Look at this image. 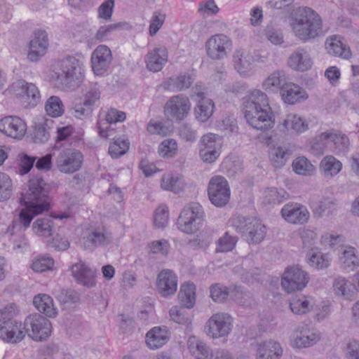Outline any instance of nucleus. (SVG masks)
Segmentation results:
<instances>
[{
	"label": "nucleus",
	"instance_id": "obj_1",
	"mask_svg": "<svg viewBox=\"0 0 359 359\" xmlns=\"http://www.w3.org/2000/svg\"><path fill=\"white\" fill-rule=\"evenodd\" d=\"M243 112L247 122L255 129L266 131L274 126V114L268 96L260 90H253L243 98Z\"/></svg>",
	"mask_w": 359,
	"mask_h": 359
},
{
	"label": "nucleus",
	"instance_id": "obj_2",
	"mask_svg": "<svg viewBox=\"0 0 359 359\" xmlns=\"http://www.w3.org/2000/svg\"><path fill=\"white\" fill-rule=\"evenodd\" d=\"M82 63L75 56L68 55L54 62L51 79L62 89L74 90L83 79Z\"/></svg>",
	"mask_w": 359,
	"mask_h": 359
},
{
	"label": "nucleus",
	"instance_id": "obj_3",
	"mask_svg": "<svg viewBox=\"0 0 359 359\" xmlns=\"http://www.w3.org/2000/svg\"><path fill=\"white\" fill-rule=\"evenodd\" d=\"M290 25L294 35L304 42L323 34L321 18L308 7L299 8Z\"/></svg>",
	"mask_w": 359,
	"mask_h": 359
},
{
	"label": "nucleus",
	"instance_id": "obj_4",
	"mask_svg": "<svg viewBox=\"0 0 359 359\" xmlns=\"http://www.w3.org/2000/svg\"><path fill=\"white\" fill-rule=\"evenodd\" d=\"M50 186L40 176L32 177L29 181V189L22 194L20 203L36 207L39 211L47 210L50 205Z\"/></svg>",
	"mask_w": 359,
	"mask_h": 359
},
{
	"label": "nucleus",
	"instance_id": "obj_5",
	"mask_svg": "<svg viewBox=\"0 0 359 359\" xmlns=\"http://www.w3.org/2000/svg\"><path fill=\"white\" fill-rule=\"evenodd\" d=\"M309 280L308 273L299 265L287 266L281 278V285L287 293L303 290Z\"/></svg>",
	"mask_w": 359,
	"mask_h": 359
},
{
	"label": "nucleus",
	"instance_id": "obj_6",
	"mask_svg": "<svg viewBox=\"0 0 359 359\" xmlns=\"http://www.w3.org/2000/svg\"><path fill=\"white\" fill-rule=\"evenodd\" d=\"M208 195L210 202L216 207L225 206L230 199L231 191L227 180L222 176L212 177L208 187Z\"/></svg>",
	"mask_w": 359,
	"mask_h": 359
},
{
	"label": "nucleus",
	"instance_id": "obj_7",
	"mask_svg": "<svg viewBox=\"0 0 359 359\" xmlns=\"http://www.w3.org/2000/svg\"><path fill=\"white\" fill-rule=\"evenodd\" d=\"M83 162V156L79 150L68 148L58 154L55 166L60 172L72 174L81 169Z\"/></svg>",
	"mask_w": 359,
	"mask_h": 359
},
{
	"label": "nucleus",
	"instance_id": "obj_8",
	"mask_svg": "<svg viewBox=\"0 0 359 359\" xmlns=\"http://www.w3.org/2000/svg\"><path fill=\"white\" fill-rule=\"evenodd\" d=\"M26 332L35 341L46 339L51 332V323L49 320L40 314L30 315L25 320Z\"/></svg>",
	"mask_w": 359,
	"mask_h": 359
},
{
	"label": "nucleus",
	"instance_id": "obj_9",
	"mask_svg": "<svg viewBox=\"0 0 359 359\" xmlns=\"http://www.w3.org/2000/svg\"><path fill=\"white\" fill-rule=\"evenodd\" d=\"M207 55L213 60H221L225 58L231 50L232 41L222 34L210 36L205 42Z\"/></svg>",
	"mask_w": 359,
	"mask_h": 359
},
{
	"label": "nucleus",
	"instance_id": "obj_10",
	"mask_svg": "<svg viewBox=\"0 0 359 359\" xmlns=\"http://www.w3.org/2000/svg\"><path fill=\"white\" fill-rule=\"evenodd\" d=\"M231 327L232 318L226 313L213 314L205 324L207 334L212 339L227 336L230 333Z\"/></svg>",
	"mask_w": 359,
	"mask_h": 359
},
{
	"label": "nucleus",
	"instance_id": "obj_11",
	"mask_svg": "<svg viewBox=\"0 0 359 359\" xmlns=\"http://www.w3.org/2000/svg\"><path fill=\"white\" fill-rule=\"evenodd\" d=\"M191 109V102L182 94L171 97L164 107L165 115L170 119L180 121L187 116Z\"/></svg>",
	"mask_w": 359,
	"mask_h": 359
},
{
	"label": "nucleus",
	"instance_id": "obj_12",
	"mask_svg": "<svg viewBox=\"0 0 359 359\" xmlns=\"http://www.w3.org/2000/svg\"><path fill=\"white\" fill-rule=\"evenodd\" d=\"M314 141L317 142L316 144L319 147L320 153L323 152V147L320 146L319 143L323 145L331 144L339 151L347 150L350 144L348 136L341 130L334 128L320 133L315 137Z\"/></svg>",
	"mask_w": 359,
	"mask_h": 359
},
{
	"label": "nucleus",
	"instance_id": "obj_13",
	"mask_svg": "<svg viewBox=\"0 0 359 359\" xmlns=\"http://www.w3.org/2000/svg\"><path fill=\"white\" fill-rule=\"evenodd\" d=\"M198 148L200 158L203 162H215L220 154L219 137L213 133L204 135L200 140Z\"/></svg>",
	"mask_w": 359,
	"mask_h": 359
},
{
	"label": "nucleus",
	"instance_id": "obj_14",
	"mask_svg": "<svg viewBox=\"0 0 359 359\" xmlns=\"http://www.w3.org/2000/svg\"><path fill=\"white\" fill-rule=\"evenodd\" d=\"M112 241L111 233L104 226L87 229L83 237V248L86 250L107 246Z\"/></svg>",
	"mask_w": 359,
	"mask_h": 359
},
{
	"label": "nucleus",
	"instance_id": "obj_15",
	"mask_svg": "<svg viewBox=\"0 0 359 359\" xmlns=\"http://www.w3.org/2000/svg\"><path fill=\"white\" fill-rule=\"evenodd\" d=\"M0 131L6 136L20 140L27 131L25 121L17 116H8L0 120Z\"/></svg>",
	"mask_w": 359,
	"mask_h": 359
},
{
	"label": "nucleus",
	"instance_id": "obj_16",
	"mask_svg": "<svg viewBox=\"0 0 359 359\" xmlns=\"http://www.w3.org/2000/svg\"><path fill=\"white\" fill-rule=\"evenodd\" d=\"M11 90L29 105L36 106L40 100V93L36 85L25 80L21 79L14 82L11 85Z\"/></svg>",
	"mask_w": 359,
	"mask_h": 359
},
{
	"label": "nucleus",
	"instance_id": "obj_17",
	"mask_svg": "<svg viewBox=\"0 0 359 359\" xmlns=\"http://www.w3.org/2000/svg\"><path fill=\"white\" fill-rule=\"evenodd\" d=\"M112 61L110 48L105 45L98 46L91 55V64L93 72L96 75H102L109 68Z\"/></svg>",
	"mask_w": 359,
	"mask_h": 359
},
{
	"label": "nucleus",
	"instance_id": "obj_18",
	"mask_svg": "<svg viewBox=\"0 0 359 359\" xmlns=\"http://www.w3.org/2000/svg\"><path fill=\"white\" fill-rule=\"evenodd\" d=\"M48 45L47 32L43 30L35 32L29 42L27 59L32 62H38L46 54Z\"/></svg>",
	"mask_w": 359,
	"mask_h": 359
},
{
	"label": "nucleus",
	"instance_id": "obj_19",
	"mask_svg": "<svg viewBox=\"0 0 359 359\" xmlns=\"http://www.w3.org/2000/svg\"><path fill=\"white\" fill-rule=\"evenodd\" d=\"M72 276L76 281L84 286L91 287L95 285V271L91 269L81 260L70 267Z\"/></svg>",
	"mask_w": 359,
	"mask_h": 359
},
{
	"label": "nucleus",
	"instance_id": "obj_20",
	"mask_svg": "<svg viewBox=\"0 0 359 359\" xmlns=\"http://www.w3.org/2000/svg\"><path fill=\"white\" fill-rule=\"evenodd\" d=\"M287 64L292 70L303 72L311 68L313 61L307 50L299 47L289 55Z\"/></svg>",
	"mask_w": 359,
	"mask_h": 359
},
{
	"label": "nucleus",
	"instance_id": "obj_21",
	"mask_svg": "<svg viewBox=\"0 0 359 359\" xmlns=\"http://www.w3.org/2000/svg\"><path fill=\"white\" fill-rule=\"evenodd\" d=\"M26 334L25 323L22 325L18 321L0 325V338L7 343H19L25 338Z\"/></svg>",
	"mask_w": 359,
	"mask_h": 359
},
{
	"label": "nucleus",
	"instance_id": "obj_22",
	"mask_svg": "<svg viewBox=\"0 0 359 359\" xmlns=\"http://www.w3.org/2000/svg\"><path fill=\"white\" fill-rule=\"evenodd\" d=\"M282 217L291 224H302L309 218V212L305 206L297 203H288L281 210Z\"/></svg>",
	"mask_w": 359,
	"mask_h": 359
},
{
	"label": "nucleus",
	"instance_id": "obj_23",
	"mask_svg": "<svg viewBox=\"0 0 359 359\" xmlns=\"http://www.w3.org/2000/svg\"><path fill=\"white\" fill-rule=\"evenodd\" d=\"M157 289L163 297L173 295L177 289V278L170 269H163L157 277Z\"/></svg>",
	"mask_w": 359,
	"mask_h": 359
},
{
	"label": "nucleus",
	"instance_id": "obj_24",
	"mask_svg": "<svg viewBox=\"0 0 359 359\" xmlns=\"http://www.w3.org/2000/svg\"><path fill=\"white\" fill-rule=\"evenodd\" d=\"M144 60L149 71L159 72L168 62L167 50L164 47H155L148 52Z\"/></svg>",
	"mask_w": 359,
	"mask_h": 359
},
{
	"label": "nucleus",
	"instance_id": "obj_25",
	"mask_svg": "<svg viewBox=\"0 0 359 359\" xmlns=\"http://www.w3.org/2000/svg\"><path fill=\"white\" fill-rule=\"evenodd\" d=\"M278 128L283 132L301 134L309 129V125L304 118L295 114H290L279 123Z\"/></svg>",
	"mask_w": 359,
	"mask_h": 359
},
{
	"label": "nucleus",
	"instance_id": "obj_26",
	"mask_svg": "<svg viewBox=\"0 0 359 359\" xmlns=\"http://www.w3.org/2000/svg\"><path fill=\"white\" fill-rule=\"evenodd\" d=\"M280 94L284 102L288 104H294L308 97L306 91L293 83H287L281 90Z\"/></svg>",
	"mask_w": 359,
	"mask_h": 359
},
{
	"label": "nucleus",
	"instance_id": "obj_27",
	"mask_svg": "<svg viewBox=\"0 0 359 359\" xmlns=\"http://www.w3.org/2000/svg\"><path fill=\"white\" fill-rule=\"evenodd\" d=\"M320 339L316 333L309 330L297 331L294 333L290 345L296 348H304L316 344Z\"/></svg>",
	"mask_w": 359,
	"mask_h": 359
},
{
	"label": "nucleus",
	"instance_id": "obj_28",
	"mask_svg": "<svg viewBox=\"0 0 359 359\" xmlns=\"http://www.w3.org/2000/svg\"><path fill=\"white\" fill-rule=\"evenodd\" d=\"M282 353L283 349L279 343L264 341L257 346L256 359H278Z\"/></svg>",
	"mask_w": 359,
	"mask_h": 359
},
{
	"label": "nucleus",
	"instance_id": "obj_29",
	"mask_svg": "<svg viewBox=\"0 0 359 359\" xmlns=\"http://www.w3.org/2000/svg\"><path fill=\"white\" fill-rule=\"evenodd\" d=\"M169 338L165 327H155L146 335V343L149 348L158 349L166 344Z\"/></svg>",
	"mask_w": 359,
	"mask_h": 359
},
{
	"label": "nucleus",
	"instance_id": "obj_30",
	"mask_svg": "<svg viewBox=\"0 0 359 359\" xmlns=\"http://www.w3.org/2000/svg\"><path fill=\"white\" fill-rule=\"evenodd\" d=\"M8 237L12 238L13 250L22 252L27 247V241L22 233V227L17 222H12L6 231Z\"/></svg>",
	"mask_w": 359,
	"mask_h": 359
},
{
	"label": "nucleus",
	"instance_id": "obj_31",
	"mask_svg": "<svg viewBox=\"0 0 359 359\" xmlns=\"http://www.w3.org/2000/svg\"><path fill=\"white\" fill-rule=\"evenodd\" d=\"M33 304L36 309L49 318L57 315V309L54 306L53 299L46 294H39L34 297Z\"/></svg>",
	"mask_w": 359,
	"mask_h": 359
},
{
	"label": "nucleus",
	"instance_id": "obj_32",
	"mask_svg": "<svg viewBox=\"0 0 359 359\" xmlns=\"http://www.w3.org/2000/svg\"><path fill=\"white\" fill-rule=\"evenodd\" d=\"M325 47L330 55L348 59L351 57V53L346 45L343 44L339 38L337 36H331L325 42Z\"/></svg>",
	"mask_w": 359,
	"mask_h": 359
},
{
	"label": "nucleus",
	"instance_id": "obj_33",
	"mask_svg": "<svg viewBox=\"0 0 359 359\" xmlns=\"http://www.w3.org/2000/svg\"><path fill=\"white\" fill-rule=\"evenodd\" d=\"M178 298L182 306L187 309L194 307L196 303V286L191 283H184L180 287Z\"/></svg>",
	"mask_w": 359,
	"mask_h": 359
},
{
	"label": "nucleus",
	"instance_id": "obj_34",
	"mask_svg": "<svg viewBox=\"0 0 359 359\" xmlns=\"http://www.w3.org/2000/svg\"><path fill=\"white\" fill-rule=\"evenodd\" d=\"M266 233V226L261 221L257 219L252 220V223L245 235L246 241L249 243L257 244L262 242Z\"/></svg>",
	"mask_w": 359,
	"mask_h": 359
},
{
	"label": "nucleus",
	"instance_id": "obj_35",
	"mask_svg": "<svg viewBox=\"0 0 359 359\" xmlns=\"http://www.w3.org/2000/svg\"><path fill=\"white\" fill-rule=\"evenodd\" d=\"M339 261L345 269L353 270L359 266V259L353 247L345 246L341 249Z\"/></svg>",
	"mask_w": 359,
	"mask_h": 359
},
{
	"label": "nucleus",
	"instance_id": "obj_36",
	"mask_svg": "<svg viewBox=\"0 0 359 359\" xmlns=\"http://www.w3.org/2000/svg\"><path fill=\"white\" fill-rule=\"evenodd\" d=\"M215 108L214 102L209 98L202 97L195 108L196 118L200 122H205L212 115Z\"/></svg>",
	"mask_w": 359,
	"mask_h": 359
},
{
	"label": "nucleus",
	"instance_id": "obj_37",
	"mask_svg": "<svg viewBox=\"0 0 359 359\" xmlns=\"http://www.w3.org/2000/svg\"><path fill=\"white\" fill-rule=\"evenodd\" d=\"M342 168V163L332 156L324 157L320 163V169L326 177L337 175Z\"/></svg>",
	"mask_w": 359,
	"mask_h": 359
},
{
	"label": "nucleus",
	"instance_id": "obj_38",
	"mask_svg": "<svg viewBox=\"0 0 359 359\" xmlns=\"http://www.w3.org/2000/svg\"><path fill=\"white\" fill-rule=\"evenodd\" d=\"M287 83L285 74L279 71H276L271 74L269 77L264 81L263 86L266 90L280 91Z\"/></svg>",
	"mask_w": 359,
	"mask_h": 359
},
{
	"label": "nucleus",
	"instance_id": "obj_39",
	"mask_svg": "<svg viewBox=\"0 0 359 359\" xmlns=\"http://www.w3.org/2000/svg\"><path fill=\"white\" fill-rule=\"evenodd\" d=\"M161 186L164 190L179 193L184 188V182L180 176L167 173L163 175Z\"/></svg>",
	"mask_w": 359,
	"mask_h": 359
},
{
	"label": "nucleus",
	"instance_id": "obj_40",
	"mask_svg": "<svg viewBox=\"0 0 359 359\" xmlns=\"http://www.w3.org/2000/svg\"><path fill=\"white\" fill-rule=\"evenodd\" d=\"M203 221L199 219L198 217L195 218L180 215L177 219L178 229L186 233H194L198 231Z\"/></svg>",
	"mask_w": 359,
	"mask_h": 359
},
{
	"label": "nucleus",
	"instance_id": "obj_41",
	"mask_svg": "<svg viewBox=\"0 0 359 359\" xmlns=\"http://www.w3.org/2000/svg\"><path fill=\"white\" fill-rule=\"evenodd\" d=\"M194 79L189 74L184 73L176 77L170 78L167 82L168 90L181 91L189 88L193 83Z\"/></svg>",
	"mask_w": 359,
	"mask_h": 359
},
{
	"label": "nucleus",
	"instance_id": "obj_42",
	"mask_svg": "<svg viewBox=\"0 0 359 359\" xmlns=\"http://www.w3.org/2000/svg\"><path fill=\"white\" fill-rule=\"evenodd\" d=\"M25 208L22 209L19 214L18 221H16L22 227V231L29 226L32 219L42 213L43 211H39L36 207L29 204H23Z\"/></svg>",
	"mask_w": 359,
	"mask_h": 359
},
{
	"label": "nucleus",
	"instance_id": "obj_43",
	"mask_svg": "<svg viewBox=\"0 0 359 359\" xmlns=\"http://www.w3.org/2000/svg\"><path fill=\"white\" fill-rule=\"evenodd\" d=\"M334 292L338 296H342L346 299L351 297L355 287L351 282L344 278H337L333 283Z\"/></svg>",
	"mask_w": 359,
	"mask_h": 359
},
{
	"label": "nucleus",
	"instance_id": "obj_44",
	"mask_svg": "<svg viewBox=\"0 0 359 359\" xmlns=\"http://www.w3.org/2000/svg\"><path fill=\"white\" fill-rule=\"evenodd\" d=\"M290 307L294 314L302 315L309 312L311 309L312 305L305 296L298 295L291 299Z\"/></svg>",
	"mask_w": 359,
	"mask_h": 359
},
{
	"label": "nucleus",
	"instance_id": "obj_45",
	"mask_svg": "<svg viewBox=\"0 0 359 359\" xmlns=\"http://www.w3.org/2000/svg\"><path fill=\"white\" fill-rule=\"evenodd\" d=\"M53 221L50 217L39 218L32 224L34 232L40 236H49L52 234Z\"/></svg>",
	"mask_w": 359,
	"mask_h": 359
},
{
	"label": "nucleus",
	"instance_id": "obj_46",
	"mask_svg": "<svg viewBox=\"0 0 359 359\" xmlns=\"http://www.w3.org/2000/svg\"><path fill=\"white\" fill-rule=\"evenodd\" d=\"M238 241V237L226 232L216 241V252H228L231 251Z\"/></svg>",
	"mask_w": 359,
	"mask_h": 359
},
{
	"label": "nucleus",
	"instance_id": "obj_47",
	"mask_svg": "<svg viewBox=\"0 0 359 359\" xmlns=\"http://www.w3.org/2000/svg\"><path fill=\"white\" fill-rule=\"evenodd\" d=\"M289 155L286 149L276 147L271 149L269 158L275 168H281L286 163Z\"/></svg>",
	"mask_w": 359,
	"mask_h": 359
},
{
	"label": "nucleus",
	"instance_id": "obj_48",
	"mask_svg": "<svg viewBox=\"0 0 359 359\" xmlns=\"http://www.w3.org/2000/svg\"><path fill=\"white\" fill-rule=\"evenodd\" d=\"M45 110L51 117H58L64 113V106L57 96H50L45 104Z\"/></svg>",
	"mask_w": 359,
	"mask_h": 359
},
{
	"label": "nucleus",
	"instance_id": "obj_49",
	"mask_svg": "<svg viewBox=\"0 0 359 359\" xmlns=\"http://www.w3.org/2000/svg\"><path fill=\"white\" fill-rule=\"evenodd\" d=\"M20 311L15 303H9L0 309V325H6L16 321L14 318Z\"/></svg>",
	"mask_w": 359,
	"mask_h": 359
},
{
	"label": "nucleus",
	"instance_id": "obj_50",
	"mask_svg": "<svg viewBox=\"0 0 359 359\" xmlns=\"http://www.w3.org/2000/svg\"><path fill=\"white\" fill-rule=\"evenodd\" d=\"M292 168L297 174L302 175H310L315 170L313 165L304 156L295 158L292 162Z\"/></svg>",
	"mask_w": 359,
	"mask_h": 359
},
{
	"label": "nucleus",
	"instance_id": "obj_51",
	"mask_svg": "<svg viewBox=\"0 0 359 359\" xmlns=\"http://www.w3.org/2000/svg\"><path fill=\"white\" fill-rule=\"evenodd\" d=\"M129 148V142L121 137L114 136L109 147V154L112 158H117L126 154Z\"/></svg>",
	"mask_w": 359,
	"mask_h": 359
},
{
	"label": "nucleus",
	"instance_id": "obj_52",
	"mask_svg": "<svg viewBox=\"0 0 359 359\" xmlns=\"http://www.w3.org/2000/svg\"><path fill=\"white\" fill-rule=\"evenodd\" d=\"M158 151L164 158L173 157L177 151V144L173 139L165 140L160 144Z\"/></svg>",
	"mask_w": 359,
	"mask_h": 359
},
{
	"label": "nucleus",
	"instance_id": "obj_53",
	"mask_svg": "<svg viewBox=\"0 0 359 359\" xmlns=\"http://www.w3.org/2000/svg\"><path fill=\"white\" fill-rule=\"evenodd\" d=\"M308 256L309 264L316 269L327 268L330 265L329 257L320 252H310Z\"/></svg>",
	"mask_w": 359,
	"mask_h": 359
},
{
	"label": "nucleus",
	"instance_id": "obj_54",
	"mask_svg": "<svg viewBox=\"0 0 359 359\" xmlns=\"http://www.w3.org/2000/svg\"><path fill=\"white\" fill-rule=\"evenodd\" d=\"M255 218L235 216L231 219V226L240 233L245 235Z\"/></svg>",
	"mask_w": 359,
	"mask_h": 359
},
{
	"label": "nucleus",
	"instance_id": "obj_55",
	"mask_svg": "<svg viewBox=\"0 0 359 359\" xmlns=\"http://www.w3.org/2000/svg\"><path fill=\"white\" fill-rule=\"evenodd\" d=\"M54 260L49 256H41L36 258L32 264V268L34 271L43 272L53 269Z\"/></svg>",
	"mask_w": 359,
	"mask_h": 359
},
{
	"label": "nucleus",
	"instance_id": "obj_56",
	"mask_svg": "<svg viewBox=\"0 0 359 359\" xmlns=\"http://www.w3.org/2000/svg\"><path fill=\"white\" fill-rule=\"evenodd\" d=\"M180 215L195 217L203 220L204 211L203 207L198 203H190L185 205Z\"/></svg>",
	"mask_w": 359,
	"mask_h": 359
},
{
	"label": "nucleus",
	"instance_id": "obj_57",
	"mask_svg": "<svg viewBox=\"0 0 359 359\" xmlns=\"http://www.w3.org/2000/svg\"><path fill=\"white\" fill-rule=\"evenodd\" d=\"M166 15L165 13L161 11H155L150 20V24L149 27V32L151 36H154L156 34L158 30L163 26Z\"/></svg>",
	"mask_w": 359,
	"mask_h": 359
},
{
	"label": "nucleus",
	"instance_id": "obj_58",
	"mask_svg": "<svg viewBox=\"0 0 359 359\" xmlns=\"http://www.w3.org/2000/svg\"><path fill=\"white\" fill-rule=\"evenodd\" d=\"M12 194V181L10 177L0 173V201L8 200Z\"/></svg>",
	"mask_w": 359,
	"mask_h": 359
},
{
	"label": "nucleus",
	"instance_id": "obj_59",
	"mask_svg": "<svg viewBox=\"0 0 359 359\" xmlns=\"http://www.w3.org/2000/svg\"><path fill=\"white\" fill-rule=\"evenodd\" d=\"M169 243L165 239L152 241L148 244L149 253L161 254V255L165 256L169 252Z\"/></svg>",
	"mask_w": 359,
	"mask_h": 359
},
{
	"label": "nucleus",
	"instance_id": "obj_60",
	"mask_svg": "<svg viewBox=\"0 0 359 359\" xmlns=\"http://www.w3.org/2000/svg\"><path fill=\"white\" fill-rule=\"evenodd\" d=\"M264 35L274 45H280L284 42L283 34L281 30L272 25H268L266 27Z\"/></svg>",
	"mask_w": 359,
	"mask_h": 359
},
{
	"label": "nucleus",
	"instance_id": "obj_61",
	"mask_svg": "<svg viewBox=\"0 0 359 359\" xmlns=\"http://www.w3.org/2000/svg\"><path fill=\"white\" fill-rule=\"evenodd\" d=\"M168 222V208L166 205H160L155 211L154 225L156 228H164Z\"/></svg>",
	"mask_w": 359,
	"mask_h": 359
},
{
	"label": "nucleus",
	"instance_id": "obj_62",
	"mask_svg": "<svg viewBox=\"0 0 359 359\" xmlns=\"http://www.w3.org/2000/svg\"><path fill=\"white\" fill-rule=\"evenodd\" d=\"M265 198L269 203H280L286 198V192L275 187L269 188L265 191Z\"/></svg>",
	"mask_w": 359,
	"mask_h": 359
},
{
	"label": "nucleus",
	"instance_id": "obj_63",
	"mask_svg": "<svg viewBox=\"0 0 359 359\" xmlns=\"http://www.w3.org/2000/svg\"><path fill=\"white\" fill-rule=\"evenodd\" d=\"M228 294L227 287L219 284H215L210 288V296L215 302H222L224 301Z\"/></svg>",
	"mask_w": 359,
	"mask_h": 359
},
{
	"label": "nucleus",
	"instance_id": "obj_64",
	"mask_svg": "<svg viewBox=\"0 0 359 359\" xmlns=\"http://www.w3.org/2000/svg\"><path fill=\"white\" fill-rule=\"evenodd\" d=\"M344 355L346 359H359V341H349L344 349Z\"/></svg>",
	"mask_w": 359,
	"mask_h": 359
}]
</instances>
